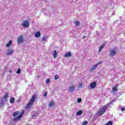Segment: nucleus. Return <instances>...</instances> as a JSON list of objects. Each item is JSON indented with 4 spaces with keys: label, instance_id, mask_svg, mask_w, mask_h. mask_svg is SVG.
I'll list each match as a JSON object with an SVG mask.
<instances>
[{
    "label": "nucleus",
    "instance_id": "nucleus-1",
    "mask_svg": "<svg viewBox=\"0 0 125 125\" xmlns=\"http://www.w3.org/2000/svg\"><path fill=\"white\" fill-rule=\"evenodd\" d=\"M112 104V102H110L108 104H106L102 108H101L97 113L98 116H102L104 113L106 112V110L108 109V107L110 106V105Z\"/></svg>",
    "mask_w": 125,
    "mask_h": 125
},
{
    "label": "nucleus",
    "instance_id": "nucleus-2",
    "mask_svg": "<svg viewBox=\"0 0 125 125\" xmlns=\"http://www.w3.org/2000/svg\"><path fill=\"white\" fill-rule=\"evenodd\" d=\"M36 100V95H33L29 102V103L26 105V109H29L32 107V105L34 104Z\"/></svg>",
    "mask_w": 125,
    "mask_h": 125
},
{
    "label": "nucleus",
    "instance_id": "nucleus-3",
    "mask_svg": "<svg viewBox=\"0 0 125 125\" xmlns=\"http://www.w3.org/2000/svg\"><path fill=\"white\" fill-rule=\"evenodd\" d=\"M100 64H102V62H100L94 65L93 67H91V69H90V72H92L93 71H94V70H95V69H96V68L98 67V65Z\"/></svg>",
    "mask_w": 125,
    "mask_h": 125
},
{
    "label": "nucleus",
    "instance_id": "nucleus-4",
    "mask_svg": "<svg viewBox=\"0 0 125 125\" xmlns=\"http://www.w3.org/2000/svg\"><path fill=\"white\" fill-rule=\"evenodd\" d=\"M23 115H24V111H22L21 113L20 114V115L14 119V121L15 122H16L17 121H19L22 117H23Z\"/></svg>",
    "mask_w": 125,
    "mask_h": 125
},
{
    "label": "nucleus",
    "instance_id": "nucleus-5",
    "mask_svg": "<svg viewBox=\"0 0 125 125\" xmlns=\"http://www.w3.org/2000/svg\"><path fill=\"white\" fill-rule=\"evenodd\" d=\"M115 55H116V51L114 49H111L109 51V56H110V57H113V56H115Z\"/></svg>",
    "mask_w": 125,
    "mask_h": 125
},
{
    "label": "nucleus",
    "instance_id": "nucleus-6",
    "mask_svg": "<svg viewBox=\"0 0 125 125\" xmlns=\"http://www.w3.org/2000/svg\"><path fill=\"white\" fill-rule=\"evenodd\" d=\"M21 26H22L23 27H24L25 28H27L29 27V21H24L21 23Z\"/></svg>",
    "mask_w": 125,
    "mask_h": 125
},
{
    "label": "nucleus",
    "instance_id": "nucleus-7",
    "mask_svg": "<svg viewBox=\"0 0 125 125\" xmlns=\"http://www.w3.org/2000/svg\"><path fill=\"white\" fill-rule=\"evenodd\" d=\"M23 40H24V39L23 38V36H20L17 39L18 43H21V42H23Z\"/></svg>",
    "mask_w": 125,
    "mask_h": 125
},
{
    "label": "nucleus",
    "instance_id": "nucleus-8",
    "mask_svg": "<svg viewBox=\"0 0 125 125\" xmlns=\"http://www.w3.org/2000/svg\"><path fill=\"white\" fill-rule=\"evenodd\" d=\"M118 85H115L112 87V92L113 93H115V92H117L118 91Z\"/></svg>",
    "mask_w": 125,
    "mask_h": 125
},
{
    "label": "nucleus",
    "instance_id": "nucleus-9",
    "mask_svg": "<svg viewBox=\"0 0 125 125\" xmlns=\"http://www.w3.org/2000/svg\"><path fill=\"white\" fill-rule=\"evenodd\" d=\"M75 86H74V85L70 86L69 87V90L70 92H71L72 93H73V92L74 91V90H75Z\"/></svg>",
    "mask_w": 125,
    "mask_h": 125
},
{
    "label": "nucleus",
    "instance_id": "nucleus-10",
    "mask_svg": "<svg viewBox=\"0 0 125 125\" xmlns=\"http://www.w3.org/2000/svg\"><path fill=\"white\" fill-rule=\"evenodd\" d=\"M14 53V50L13 49H9L8 52L7 53V55H11Z\"/></svg>",
    "mask_w": 125,
    "mask_h": 125
},
{
    "label": "nucleus",
    "instance_id": "nucleus-11",
    "mask_svg": "<svg viewBox=\"0 0 125 125\" xmlns=\"http://www.w3.org/2000/svg\"><path fill=\"white\" fill-rule=\"evenodd\" d=\"M91 88L93 89L95 88V87L96 86V82H93L90 84Z\"/></svg>",
    "mask_w": 125,
    "mask_h": 125
},
{
    "label": "nucleus",
    "instance_id": "nucleus-12",
    "mask_svg": "<svg viewBox=\"0 0 125 125\" xmlns=\"http://www.w3.org/2000/svg\"><path fill=\"white\" fill-rule=\"evenodd\" d=\"M8 96V94L7 93L5 94L3 98L2 99H3V101L6 102L7 100Z\"/></svg>",
    "mask_w": 125,
    "mask_h": 125
},
{
    "label": "nucleus",
    "instance_id": "nucleus-13",
    "mask_svg": "<svg viewBox=\"0 0 125 125\" xmlns=\"http://www.w3.org/2000/svg\"><path fill=\"white\" fill-rule=\"evenodd\" d=\"M5 102V101H3V99L1 100V101L0 103V108H2L3 106H4V103Z\"/></svg>",
    "mask_w": 125,
    "mask_h": 125
},
{
    "label": "nucleus",
    "instance_id": "nucleus-14",
    "mask_svg": "<svg viewBox=\"0 0 125 125\" xmlns=\"http://www.w3.org/2000/svg\"><path fill=\"white\" fill-rule=\"evenodd\" d=\"M41 37V32L38 31L35 33V38H40Z\"/></svg>",
    "mask_w": 125,
    "mask_h": 125
},
{
    "label": "nucleus",
    "instance_id": "nucleus-15",
    "mask_svg": "<svg viewBox=\"0 0 125 125\" xmlns=\"http://www.w3.org/2000/svg\"><path fill=\"white\" fill-rule=\"evenodd\" d=\"M71 56H72V54L70 52L66 53L64 55V57H71Z\"/></svg>",
    "mask_w": 125,
    "mask_h": 125
},
{
    "label": "nucleus",
    "instance_id": "nucleus-16",
    "mask_svg": "<svg viewBox=\"0 0 125 125\" xmlns=\"http://www.w3.org/2000/svg\"><path fill=\"white\" fill-rule=\"evenodd\" d=\"M11 43H12V41L10 40L8 43L6 44V46H7V47H9L10 45H11Z\"/></svg>",
    "mask_w": 125,
    "mask_h": 125
},
{
    "label": "nucleus",
    "instance_id": "nucleus-17",
    "mask_svg": "<svg viewBox=\"0 0 125 125\" xmlns=\"http://www.w3.org/2000/svg\"><path fill=\"white\" fill-rule=\"evenodd\" d=\"M53 57H54V59H55V58H56V57H57V52H56V50L54 51Z\"/></svg>",
    "mask_w": 125,
    "mask_h": 125
},
{
    "label": "nucleus",
    "instance_id": "nucleus-18",
    "mask_svg": "<svg viewBox=\"0 0 125 125\" xmlns=\"http://www.w3.org/2000/svg\"><path fill=\"white\" fill-rule=\"evenodd\" d=\"M105 46V45L103 44V45H102L100 47V48H99V52H101V50H102V49H103V48H104V47Z\"/></svg>",
    "mask_w": 125,
    "mask_h": 125
},
{
    "label": "nucleus",
    "instance_id": "nucleus-19",
    "mask_svg": "<svg viewBox=\"0 0 125 125\" xmlns=\"http://www.w3.org/2000/svg\"><path fill=\"white\" fill-rule=\"evenodd\" d=\"M82 114H83V111L80 110L77 112L76 115L77 116H81Z\"/></svg>",
    "mask_w": 125,
    "mask_h": 125
},
{
    "label": "nucleus",
    "instance_id": "nucleus-20",
    "mask_svg": "<svg viewBox=\"0 0 125 125\" xmlns=\"http://www.w3.org/2000/svg\"><path fill=\"white\" fill-rule=\"evenodd\" d=\"M14 100H15V99H14V97H12L11 98V99H10V102L11 104L14 103Z\"/></svg>",
    "mask_w": 125,
    "mask_h": 125
},
{
    "label": "nucleus",
    "instance_id": "nucleus-21",
    "mask_svg": "<svg viewBox=\"0 0 125 125\" xmlns=\"http://www.w3.org/2000/svg\"><path fill=\"white\" fill-rule=\"evenodd\" d=\"M19 111H16L13 114V117H16L18 115H19Z\"/></svg>",
    "mask_w": 125,
    "mask_h": 125
},
{
    "label": "nucleus",
    "instance_id": "nucleus-22",
    "mask_svg": "<svg viewBox=\"0 0 125 125\" xmlns=\"http://www.w3.org/2000/svg\"><path fill=\"white\" fill-rule=\"evenodd\" d=\"M53 104H54V102L51 101L49 104V107H52V106H53Z\"/></svg>",
    "mask_w": 125,
    "mask_h": 125
},
{
    "label": "nucleus",
    "instance_id": "nucleus-23",
    "mask_svg": "<svg viewBox=\"0 0 125 125\" xmlns=\"http://www.w3.org/2000/svg\"><path fill=\"white\" fill-rule=\"evenodd\" d=\"M105 125H113V122L112 121H109Z\"/></svg>",
    "mask_w": 125,
    "mask_h": 125
},
{
    "label": "nucleus",
    "instance_id": "nucleus-24",
    "mask_svg": "<svg viewBox=\"0 0 125 125\" xmlns=\"http://www.w3.org/2000/svg\"><path fill=\"white\" fill-rule=\"evenodd\" d=\"M38 115L39 113L38 112H36L35 113L32 115V117L33 118H34L35 117H37V116H38Z\"/></svg>",
    "mask_w": 125,
    "mask_h": 125
},
{
    "label": "nucleus",
    "instance_id": "nucleus-25",
    "mask_svg": "<svg viewBox=\"0 0 125 125\" xmlns=\"http://www.w3.org/2000/svg\"><path fill=\"white\" fill-rule=\"evenodd\" d=\"M74 24L75 26H79L80 25V22L78 21H76V22H74Z\"/></svg>",
    "mask_w": 125,
    "mask_h": 125
},
{
    "label": "nucleus",
    "instance_id": "nucleus-26",
    "mask_svg": "<svg viewBox=\"0 0 125 125\" xmlns=\"http://www.w3.org/2000/svg\"><path fill=\"white\" fill-rule=\"evenodd\" d=\"M47 38H46L45 37H43L42 38V42H46Z\"/></svg>",
    "mask_w": 125,
    "mask_h": 125
},
{
    "label": "nucleus",
    "instance_id": "nucleus-27",
    "mask_svg": "<svg viewBox=\"0 0 125 125\" xmlns=\"http://www.w3.org/2000/svg\"><path fill=\"white\" fill-rule=\"evenodd\" d=\"M88 123V122H87V121H85L83 123L82 125H87Z\"/></svg>",
    "mask_w": 125,
    "mask_h": 125
},
{
    "label": "nucleus",
    "instance_id": "nucleus-28",
    "mask_svg": "<svg viewBox=\"0 0 125 125\" xmlns=\"http://www.w3.org/2000/svg\"><path fill=\"white\" fill-rule=\"evenodd\" d=\"M17 74H21V69L19 68L17 71Z\"/></svg>",
    "mask_w": 125,
    "mask_h": 125
},
{
    "label": "nucleus",
    "instance_id": "nucleus-29",
    "mask_svg": "<svg viewBox=\"0 0 125 125\" xmlns=\"http://www.w3.org/2000/svg\"><path fill=\"white\" fill-rule=\"evenodd\" d=\"M50 83V79H48L46 80V83Z\"/></svg>",
    "mask_w": 125,
    "mask_h": 125
},
{
    "label": "nucleus",
    "instance_id": "nucleus-30",
    "mask_svg": "<svg viewBox=\"0 0 125 125\" xmlns=\"http://www.w3.org/2000/svg\"><path fill=\"white\" fill-rule=\"evenodd\" d=\"M78 87H80V88H81V87H83V84H82V83H80L78 85Z\"/></svg>",
    "mask_w": 125,
    "mask_h": 125
},
{
    "label": "nucleus",
    "instance_id": "nucleus-31",
    "mask_svg": "<svg viewBox=\"0 0 125 125\" xmlns=\"http://www.w3.org/2000/svg\"><path fill=\"white\" fill-rule=\"evenodd\" d=\"M58 79H59V76H58V75H56L55 76V80H58Z\"/></svg>",
    "mask_w": 125,
    "mask_h": 125
},
{
    "label": "nucleus",
    "instance_id": "nucleus-32",
    "mask_svg": "<svg viewBox=\"0 0 125 125\" xmlns=\"http://www.w3.org/2000/svg\"><path fill=\"white\" fill-rule=\"evenodd\" d=\"M77 101L78 103H81V102H82V99L79 98L77 100Z\"/></svg>",
    "mask_w": 125,
    "mask_h": 125
},
{
    "label": "nucleus",
    "instance_id": "nucleus-33",
    "mask_svg": "<svg viewBox=\"0 0 125 125\" xmlns=\"http://www.w3.org/2000/svg\"><path fill=\"white\" fill-rule=\"evenodd\" d=\"M121 111H122V112H125V108H124V107H121Z\"/></svg>",
    "mask_w": 125,
    "mask_h": 125
},
{
    "label": "nucleus",
    "instance_id": "nucleus-34",
    "mask_svg": "<svg viewBox=\"0 0 125 125\" xmlns=\"http://www.w3.org/2000/svg\"><path fill=\"white\" fill-rule=\"evenodd\" d=\"M47 95V93L46 92H45L44 94V97H45Z\"/></svg>",
    "mask_w": 125,
    "mask_h": 125
},
{
    "label": "nucleus",
    "instance_id": "nucleus-35",
    "mask_svg": "<svg viewBox=\"0 0 125 125\" xmlns=\"http://www.w3.org/2000/svg\"><path fill=\"white\" fill-rule=\"evenodd\" d=\"M9 73H12V71H11V70H9Z\"/></svg>",
    "mask_w": 125,
    "mask_h": 125
},
{
    "label": "nucleus",
    "instance_id": "nucleus-36",
    "mask_svg": "<svg viewBox=\"0 0 125 125\" xmlns=\"http://www.w3.org/2000/svg\"><path fill=\"white\" fill-rule=\"evenodd\" d=\"M112 15H115V12L112 13Z\"/></svg>",
    "mask_w": 125,
    "mask_h": 125
},
{
    "label": "nucleus",
    "instance_id": "nucleus-37",
    "mask_svg": "<svg viewBox=\"0 0 125 125\" xmlns=\"http://www.w3.org/2000/svg\"><path fill=\"white\" fill-rule=\"evenodd\" d=\"M83 39H85V36H83Z\"/></svg>",
    "mask_w": 125,
    "mask_h": 125
}]
</instances>
